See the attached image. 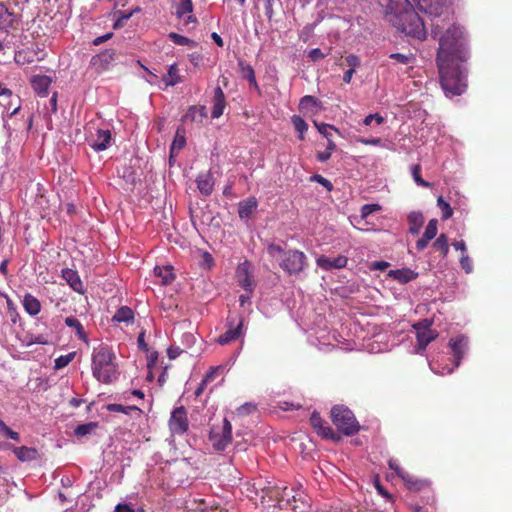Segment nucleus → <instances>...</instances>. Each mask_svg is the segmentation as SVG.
Returning <instances> with one entry per match:
<instances>
[{
    "label": "nucleus",
    "instance_id": "1",
    "mask_svg": "<svg viewBox=\"0 0 512 512\" xmlns=\"http://www.w3.org/2000/svg\"><path fill=\"white\" fill-rule=\"evenodd\" d=\"M387 20L399 31L419 40L426 38L424 21L408 0H381Z\"/></svg>",
    "mask_w": 512,
    "mask_h": 512
},
{
    "label": "nucleus",
    "instance_id": "2",
    "mask_svg": "<svg viewBox=\"0 0 512 512\" xmlns=\"http://www.w3.org/2000/svg\"><path fill=\"white\" fill-rule=\"evenodd\" d=\"M439 70L440 84L446 95H461L466 87V73L463 67L465 61L451 60L448 56V46L442 44V51L436 58Z\"/></svg>",
    "mask_w": 512,
    "mask_h": 512
},
{
    "label": "nucleus",
    "instance_id": "3",
    "mask_svg": "<svg viewBox=\"0 0 512 512\" xmlns=\"http://www.w3.org/2000/svg\"><path fill=\"white\" fill-rule=\"evenodd\" d=\"M443 11L444 14L441 16V18H445V20L439 23L440 25H443L444 28H442L437 33H433V27L431 26V33L433 37H436L445 30V32L439 38L437 57H439L442 51V44H446L448 46V56L451 58V60L467 61L469 53L466 47V40L463 30L460 26L450 24V21L452 20V13L448 10L447 7H445V3L443 4ZM430 17L432 20L433 16Z\"/></svg>",
    "mask_w": 512,
    "mask_h": 512
},
{
    "label": "nucleus",
    "instance_id": "4",
    "mask_svg": "<svg viewBox=\"0 0 512 512\" xmlns=\"http://www.w3.org/2000/svg\"><path fill=\"white\" fill-rule=\"evenodd\" d=\"M92 373L99 382L106 384L118 378L115 354L110 347L100 345L94 348L92 353Z\"/></svg>",
    "mask_w": 512,
    "mask_h": 512
},
{
    "label": "nucleus",
    "instance_id": "5",
    "mask_svg": "<svg viewBox=\"0 0 512 512\" xmlns=\"http://www.w3.org/2000/svg\"><path fill=\"white\" fill-rule=\"evenodd\" d=\"M330 415L333 424L344 435L352 436L360 430V425L349 408L335 405L332 407Z\"/></svg>",
    "mask_w": 512,
    "mask_h": 512
},
{
    "label": "nucleus",
    "instance_id": "6",
    "mask_svg": "<svg viewBox=\"0 0 512 512\" xmlns=\"http://www.w3.org/2000/svg\"><path fill=\"white\" fill-rule=\"evenodd\" d=\"M209 441L216 451H223L232 441V425L224 418L220 424H214L209 433Z\"/></svg>",
    "mask_w": 512,
    "mask_h": 512
},
{
    "label": "nucleus",
    "instance_id": "7",
    "mask_svg": "<svg viewBox=\"0 0 512 512\" xmlns=\"http://www.w3.org/2000/svg\"><path fill=\"white\" fill-rule=\"evenodd\" d=\"M417 6V8L424 12L425 14H428L429 16H433L432 19V27H433V33H437L442 28H444L443 25H440L439 22H442L445 20V18H441V16L444 14L443 11V4L445 3V0H413Z\"/></svg>",
    "mask_w": 512,
    "mask_h": 512
},
{
    "label": "nucleus",
    "instance_id": "8",
    "mask_svg": "<svg viewBox=\"0 0 512 512\" xmlns=\"http://www.w3.org/2000/svg\"><path fill=\"white\" fill-rule=\"evenodd\" d=\"M431 325V321L427 319L413 325V328L416 331L417 353L425 351L426 347L438 337V332L432 329Z\"/></svg>",
    "mask_w": 512,
    "mask_h": 512
},
{
    "label": "nucleus",
    "instance_id": "9",
    "mask_svg": "<svg viewBox=\"0 0 512 512\" xmlns=\"http://www.w3.org/2000/svg\"><path fill=\"white\" fill-rule=\"evenodd\" d=\"M244 318L242 315L230 314L227 318V330L219 335L217 342L221 345L228 344L239 339L243 334Z\"/></svg>",
    "mask_w": 512,
    "mask_h": 512
},
{
    "label": "nucleus",
    "instance_id": "10",
    "mask_svg": "<svg viewBox=\"0 0 512 512\" xmlns=\"http://www.w3.org/2000/svg\"><path fill=\"white\" fill-rule=\"evenodd\" d=\"M306 256L298 250H289L284 253V258L279 263L280 267L288 274H298L305 266Z\"/></svg>",
    "mask_w": 512,
    "mask_h": 512
},
{
    "label": "nucleus",
    "instance_id": "11",
    "mask_svg": "<svg viewBox=\"0 0 512 512\" xmlns=\"http://www.w3.org/2000/svg\"><path fill=\"white\" fill-rule=\"evenodd\" d=\"M169 430L172 435H183L188 431L189 420L184 406L176 407L168 420Z\"/></svg>",
    "mask_w": 512,
    "mask_h": 512
},
{
    "label": "nucleus",
    "instance_id": "12",
    "mask_svg": "<svg viewBox=\"0 0 512 512\" xmlns=\"http://www.w3.org/2000/svg\"><path fill=\"white\" fill-rule=\"evenodd\" d=\"M310 424L315 430V432L321 436L323 439L339 441L341 439L340 435L337 434L325 421L321 418L320 414L317 411H314L310 416Z\"/></svg>",
    "mask_w": 512,
    "mask_h": 512
},
{
    "label": "nucleus",
    "instance_id": "13",
    "mask_svg": "<svg viewBox=\"0 0 512 512\" xmlns=\"http://www.w3.org/2000/svg\"><path fill=\"white\" fill-rule=\"evenodd\" d=\"M115 50L106 49L103 52L93 56L90 64L96 69L97 72L108 70L115 60Z\"/></svg>",
    "mask_w": 512,
    "mask_h": 512
},
{
    "label": "nucleus",
    "instance_id": "14",
    "mask_svg": "<svg viewBox=\"0 0 512 512\" xmlns=\"http://www.w3.org/2000/svg\"><path fill=\"white\" fill-rule=\"evenodd\" d=\"M19 23V15L10 10L4 2H0V30L16 28Z\"/></svg>",
    "mask_w": 512,
    "mask_h": 512
},
{
    "label": "nucleus",
    "instance_id": "15",
    "mask_svg": "<svg viewBox=\"0 0 512 512\" xmlns=\"http://www.w3.org/2000/svg\"><path fill=\"white\" fill-rule=\"evenodd\" d=\"M348 258L343 255H339L335 258H329L326 256H320L317 258V265L323 270L341 269L347 265Z\"/></svg>",
    "mask_w": 512,
    "mask_h": 512
},
{
    "label": "nucleus",
    "instance_id": "16",
    "mask_svg": "<svg viewBox=\"0 0 512 512\" xmlns=\"http://www.w3.org/2000/svg\"><path fill=\"white\" fill-rule=\"evenodd\" d=\"M237 282L244 290L251 293L254 289V282L250 276L247 263L240 264L236 271Z\"/></svg>",
    "mask_w": 512,
    "mask_h": 512
},
{
    "label": "nucleus",
    "instance_id": "17",
    "mask_svg": "<svg viewBox=\"0 0 512 512\" xmlns=\"http://www.w3.org/2000/svg\"><path fill=\"white\" fill-rule=\"evenodd\" d=\"M449 346L453 352V356L456 359V366H459L461 359L466 353L468 346V339L465 336H459L456 338H452L449 341Z\"/></svg>",
    "mask_w": 512,
    "mask_h": 512
},
{
    "label": "nucleus",
    "instance_id": "18",
    "mask_svg": "<svg viewBox=\"0 0 512 512\" xmlns=\"http://www.w3.org/2000/svg\"><path fill=\"white\" fill-rule=\"evenodd\" d=\"M62 277L75 292L79 294L85 293L84 285L76 270L65 268L62 270Z\"/></svg>",
    "mask_w": 512,
    "mask_h": 512
},
{
    "label": "nucleus",
    "instance_id": "19",
    "mask_svg": "<svg viewBox=\"0 0 512 512\" xmlns=\"http://www.w3.org/2000/svg\"><path fill=\"white\" fill-rule=\"evenodd\" d=\"M275 497L280 503H285V505H290L293 502H296L301 498V493L296 492L294 488H289L284 486L282 488H275Z\"/></svg>",
    "mask_w": 512,
    "mask_h": 512
},
{
    "label": "nucleus",
    "instance_id": "20",
    "mask_svg": "<svg viewBox=\"0 0 512 512\" xmlns=\"http://www.w3.org/2000/svg\"><path fill=\"white\" fill-rule=\"evenodd\" d=\"M207 118V110L203 105H193L190 106L187 110L186 114L183 116L182 121L184 122H195V123H203V121Z\"/></svg>",
    "mask_w": 512,
    "mask_h": 512
},
{
    "label": "nucleus",
    "instance_id": "21",
    "mask_svg": "<svg viewBox=\"0 0 512 512\" xmlns=\"http://www.w3.org/2000/svg\"><path fill=\"white\" fill-rule=\"evenodd\" d=\"M225 105L226 101L224 92L219 86H217L214 89L213 107L211 111L212 118H219L224 112Z\"/></svg>",
    "mask_w": 512,
    "mask_h": 512
},
{
    "label": "nucleus",
    "instance_id": "22",
    "mask_svg": "<svg viewBox=\"0 0 512 512\" xmlns=\"http://www.w3.org/2000/svg\"><path fill=\"white\" fill-rule=\"evenodd\" d=\"M193 12V3L192 0H180V2L176 6V16L181 19L186 14H188L187 19L185 20V24L189 23H197V19L192 15Z\"/></svg>",
    "mask_w": 512,
    "mask_h": 512
},
{
    "label": "nucleus",
    "instance_id": "23",
    "mask_svg": "<svg viewBox=\"0 0 512 512\" xmlns=\"http://www.w3.org/2000/svg\"><path fill=\"white\" fill-rule=\"evenodd\" d=\"M96 140L91 143V147L95 151L106 150L111 141V131L109 129H98L96 133Z\"/></svg>",
    "mask_w": 512,
    "mask_h": 512
},
{
    "label": "nucleus",
    "instance_id": "24",
    "mask_svg": "<svg viewBox=\"0 0 512 512\" xmlns=\"http://www.w3.org/2000/svg\"><path fill=\"white\" fill-rule=\"evenodd\" d=\"M31 84L35 92L44 97L48 93L51 84V78L46 75H35L31 78Z\"/></svg>",
    "mask_w": 512,
    "mask_h": 512
},
{
    "label": "nucleus",
    "instance_id": "25",
    "mask_svg": "<svg viewBox=\"0 0 512 512\" xmlns=\"http://www.w3.org/2000/svg\"><path fill=\"white\" fill-rule=\"evenodd\" d=\"M17 459L21 462L34 461L39 458V452L34 447L20 446L12 449Z\"/></svg>",
    "mask_w": 512,
    "mask_h": 512
},
{
    "label": "nucleus",
    "instance_id": "26",
    "mask_svg": "<svg viewBox=\"0 0 512 512\" xmlns=\"http://www.w3.org/2000/svg\"><path fill=\"white\" fill-rule=\"evenodd\" d=\"M238 66L240 68L242 77L248 81L251 87L259 91V86L255 77V71L253 67L245 60H239Z\"/></svg>",
    "mask_w": 512,
    "mask_h": 512
},
{
    "label": "nucleus",
    "instance_id": "27",
    "mask_svg": "<svg viewBox=\"0 0 512 512\" xmlns=\"http://www.w3.org/2000/svg\"><path fill=\"white\" fill-rule=\"evenodd\" d=\"M106 410L109 412L124 413L127 415L134 414L136 416V418H140L143 413L142 410L135 405L124 406L122 404H117V403H112V404L106 405Z\"/></svg>",
    "mask_w": 512,
    "mask_h": 512
},
{
    "label": "nucleus",
    "instance_id": "28",
    "mask_svg": "<svg viewBox=\"0 0 512 512\" xmlns=\"http://www.w3.org/2000/svg\"><path fill=\"white\" fill-rule=\"evenodd\" d=\"M197 187L199 191L205 195L208 196L212 193L214 182L213 177L210 173H202L200 174L196 179Z\"/></svg>",
    "mask_w": 512,
    "mask_h": 512
},
{
    "label": "nucleus",
    "instance_id": "29",
    "mask_svg": "<svg viewBox=\"0 0 512 512\" xmlns=\"http://www.w3.org/2000/svg\"><path fill=\"white\" fill-rule=\"evenodd\" d=\"M258 205L255 197H249L239 203L238 214L241 219L249 218L256 210Z\"/></svg>",
    "mask_w": 512,
    "mask_h": 512
},
{
    "label": "nucleus",
    "instance_id": "30",
    "mask_svg": "<svg viewBox=\"0 0 512 512\" xmlns=\"http://www.w3.org/2000/svg\"><path fill=\"white\" fill-rule=\"evenodd\" d=\"M23 307L25 311L31 316H36L41 311L40 301L35 296L29 293H27L24 296Z\"/></svg>",
    "mask_w": 512,
    "mask_h": 512
},
{
    "label": "nucleus",
    "instance_id": "31",
    "mask_svg": "<svg viewBox=\"0 0 512 512\" xmlns=\"http://www.w3.org/2000/svg\"><path fill=\"white\" fill-rule=\"evenodd\" d=\"M389 276L398 280L400 283H408L417 278L418 274L410 268L396 269L389 272Z\"/></svg>",
    "mask_w": 512,
    "mask_h": 512
},
{
    "label": "nucleus",
    "instance_id": "32",
    "mask_svg": "<svg viewBox=\"0 0 512 512\" xmlns=\"http://www.w3.org/2000/svg\"><path fill=\"white\" fill-rule=\"evenodd\" d=\"M141 11L140 7H136L129 12L117 10L113 13V16L116 18L113 24V29L117 30L124 27L127 20H129L135 13Z\"/></svg>",
    "mask_w": 512,
    "mask_h": 512
},
{
    "label": "nucleus",
    "instance_id": "33",
    "mask_svg": "<svg viewBox=\"0 0 512 512\" xmlns=\"http://www.w3.org/2000/svg\"><path fill=\"white\" fill-rule=\"evenodd\" d=\"M134 320V312L128 306L120 307L112 317L113 322L117 323H132Z\"/></svg>",
    "mask_w": 512,
    "mask_h": 512
},
{
    "label": "nucleus",
    "instance_id": "34",
    "mask_svg": "<svg viewBox=\"0 0 512 512\" xmlns=\"http://www.w3.org/2000/svg\"><path fill=\"white\" fill-rule=\"evenodd\" d=\"M409 232L416 235L420 232V229L424 223V217L420 212H411L408 215Z\"/></svg>",
    "mask_w": 512,
    "mask_h": 512
},
{
    "label": "nucleus",
    "instance_id": "35",
    "mask_svg": "<svg viewBox=\"0 0 512 512\" xmlns=\"http://www.w3.org/2000/svg\"><path fill=\"white\" fill-rule=\"evenodd\" d=\"M65 324L68 327L73 328L75 330V333L80 340H82L86 343L88 342V336L84 330V327L77 318L72 317V316L66 317Z\"/></svg>",
    "mask_w": 512,
    "mask_h": 512
},
{
    "label": "nucleus",
    "instance_id": "36",
    "mask_svg": "<svg viewBox=\"0 0 512 512\" xmlns=\"http://www.w3.org/2000/svg\"><path fill=\"white\" fill-rule=\"evenodd\" d=\"M401 479L404 481L406 487L409 490L420 491L426 486V482L420 479H417L413 475L405 472Z\"/></svg>",
    "mask_w": 512,
    "mask_h": 512
},
{
    "label": "nucleus",
    "instance_id": "37",
    "mask_svg": "<svg viewBox=\"0 0 512 512\" xmlns=\"http://www.w3.org/2000/svg\"><path fill=\"white\" fill-rule=\"evenodd\" d=\"M179 69L176 64H172L169 66L167 74L163 77V81L167 86H174L181 82V78L179 76Z\"/></svg>",
    "mask_w": 512,
    "mask_h": 512
},
{
    "label": "nucleus",
    "instance_id": "38",
    "mask_svg": "<svg viewBox=\"0 0 512 512\" xmlns=\"http://www.w3.org/2000/svg\"><path fill=\"white\" fill-rule=\"evenodd\" d=\"M168 37L176 45L189 46L191 48H194L197 45L194 40L175 32L169 33Z\"/></svg>",
    "mask_w": 512,
    "mask_h": 512
},
{
    "label": "nucleus",
    "instance_id": "39",
    "mask_svg": "<svg viewBox=\"0 0 512 512\" xmlns=\"http://www.w3.org/2000/svg\"><path fill=\"white\" fill-rule=\"evenodd\" d=\"M154 273L157 277H160L162 279V284L164 285L171 283L174 279L171 267L156 266L154 268Z\"/></svg>",
    "mask_w": 512,
    "mask_h": 512
},
{
    "label": "nucleus",
    "instance_id": "40",
    "mask_svg": "<svg viewBox=\"0 0 512 512\" xmlns=\"http://www.w3.org/2000/svg\"><path fill=\"white\" fill-rule=\"evenodd\" d=\"M0 104L3 105L8 110L14 105L12 98L13 92L5 87L2 83H0Z\"/></svg>",
    "mask_w": 512,
    "mask_h": 512
},
{
    "label": "nucleus",
    "instance_id": "41",
    "mask_svg": "<svg viewBox=\"0 0 512 512\" xmlns=\"http://www.w3.org/2000/svg\"><path fill=\"white\" fill-rule=\"evenodd\" d=\"M97 427H98L97 422H89V423L81 424L75 428L74 434L77 437H84L88 434H91L93 431H95Z\"/></svg>",
    "mask_w": 512,
    "mask_h": 512
},
{
    "label": "nucleus",
    "instance_id": "42",
    "mask_svg": "<svg viewBox=\"0 0 512 512\" xmlns=\"http://www.w3.org/2000/svg\"><path fill=\"white\" fill-rule=\"evenodd\" d=\"M433 247L439 251L443 257H446L449 252L448 238L445 234H441L433 243Z\"/></svg>",
    "mask_w": 512,
    "mask_h": 512
},
{
    "label": "nucleus",
    "instance_id": "43",
    "mask_svg": "<svg viewBox=\"0 0 512 512\" xmlns=\"http://www.w3.org/2000/svg\"><path fill=\"white\" fill-rule=\"evenodd\" d=\"M291 121L294 125L295 130L299 133V139L304 140V133L308 129V125L305 122V120L298 115H294L292 116Z\"/></svg>",
    "mask_w": 512,
    "mask_h": 512
},
{
    "label": "nucleus",
    "instance_id": "44",
    "mask_svg": "<svg viewBox=\"0 0 512 512\" xmlns=\"http://www.w3.org/2000/svg\"><path fill=\"white\" fill-rule=\"evenodd\" d=\"M0 434L5 437L15 441H20V435L18 432L13 431L10 427L6 425V423L0 418Z\"/></svg>",
    "mask_w": 512,
    "mask_h": 512
},
{
    "label": "nucleus",
    "instance_id": "45",
    "mask_svg": "<svg viewBox=\"0 0 512 512\" xmlns=\"http://www.w3.org/2000/svg\"><path fill=\"white\" fill-rule=\"evenodd\" d=\"M437 205L442 211V219L447 220L452 217L453 209L451 208L450 204L443 199L442 196L438 197Z\"/></svg>",
    "mask_w": 512,
    "mask_h": 512
},
{
    "label": "nucleus",
    "instance_id": "46",
    "mask_svg": "<svg viewBox=\"0 0 512 512\" xmlns=\"http://www.w3.org/2000/svg\"><path fill=\"white\" fill-rule=\"evenodd\" d=\"M336 144L333 140H329L327 148L323 152H318L316 158L320 162H326L330 159L332 152L335 150Z\"/></svg>",
    "mask_w": 512,
    "mask_h": 512
},
{
    "label": "nucleus",
    "instance_id": "47",
    "mask_svg": "<svg viewBox=\"0 0 512 512\" xmlns=\"http://www.w3.org/2000/svg\"><path fill=\"white\" fill-rule=\"evenodd\" d=\"M74 356L75 352L59 356L58 358L55 359L54 368L58 370L66 367L74 359Z\"/></svg>",
    "mask_w": 512,
    "mask_h": 512
},
{
    "label": "nucleus",
    "instance_id": "48",
    "mask_svg": "<svg viewBox=\"0 0 512 512\" xmlns=\"http://www.w3.org/2000/svg\"><path fill=\"white\" fill-rule=\"evenodd\" d=\"M438 221L436 219H431L426 228H425V232H424V236H426V239H430L432 240L433 238H435V236L437 235V231H438Z\"/></svg>",
    "mask_w": 512,
    "mask_h": 512
},
{
    "label": "nucleus",
    "instance_id": "49",
    "mask_svg": "<svg viewBox=\"0 0 512 512\" xmlns=\"http://www.w3.org/2000/svg\"><path fill=\"white\" fill-rule=\"evenodd\" d=\"M412 176L415 182L422 187H430V183L423 180L421 177V167L418 164H415L411 168Z\"/></svg>",
    "mask_w": 512,
    "mask_h": 512
},
{
    "label": "nucleus",
    "instance_id": "50",
    "mask_svg": "<svg viewBox=\"0 0 512 512\" xmlns=\"http://www.w3.org/2000/svg\"><path fill=\"white\" fill-rule=\"evenodd\" d=\"M318 100L314 96L306 95L301 98L299 103V109L301 111L308 110L312 106H317Z\"/></svg>",
    "mask_w": 512,
    "mask_h": 512
},
{
    "label": "nucleus",
    "instance_id": "51",
    "mask_svg": "<svg viewBox=\"0 0 512 512\" xmlns=\"http://www.w3.org/2000/svg\"><path fill=\"white\" fill-rule=\"evenodd\" d=\"M315 126L317 127L318 131L325 137L327 138V140H332L331 137V133L329 132V130H335L336 132H338V129H336L333 125H330V124H326V123H317V122H314Z\"/></svg>",
    "mask_w": 512,
    "mask_h": 512
},
{
    "label": "nucleus",
    "instance_id": "52",
    "mask_svg": "<svg viewBox=\"0 0 512 512\" xmlns=\"http://www.w3.org/2000/svg\"><path fill=\"white\" fill-rule=\"evenodd\" d=\"M389 58L393 59L403 65H408L414 61V57L411 54L406 55V54H402V53H392L389 55Z\"/></svg>",
    "mask_w": 512,
    "mask_h": 512
},
{
    "label": "nucleus",
    "instance_id": "53",
    "mask_svg": "<svg viewBox=\"0 0 512 512\" xmlns=\"http://www.w3.org/2000/svg\"><path fill=\"white\" fill-rule=\"evenodd\" d=\"M381 210V206L379 204H365L361 207V218L366 219L372 213Z\"/></svg>",
    "mask_w": 512,
    "mask_h": 512
},
{
    "label": "nucleus",
    "instance_id": "54",
    "mask_svg": "<svg viewBox=\"0 0 512 512\" xmlns=\"http://www.w3.org/2000/svg\"><path fill=\"white\" fill-rule=\"evenodd\" d=\"M256 410H257V406L255 404L245 403L237 409V412L241 416H247V415L255 412Z\"/></svg>",
    "mask_w": 512,
    "mask_h": 512
},
{
    "label": "nucleus",
    "instance_id": "55",
    "mask_svg": "<svg viewBox=\"0 0 512 512\" xmlns=\"http://www.w3.org/2000/svg\"><path fill=\"white\" fill-rule=\"evenodd\" d=\"M193 510L195 512H228L227 510H224V509H221V508H218V507L207 508V506L205 505L204 500H200V502L198 503L197 507L195 509H193Z\"/></svg>",
    "mask_w": 512,
    "mask_h": 512
},
{
    "label": "nucleus",
    "instance_id": "56",
    "mask_svg": "<svg viewBox=\"0 0 512 512\" xmlns=\"http://www.w3.org/2000/svg\"><path fill=\"white\" fill-rule=\"evenodd\" d=\"M311 181H315L319 184H321L323 187H325L328 191H331L333 189V185L332 183L324 178L323 176L319 175V174H315L311 177Z\"/></svg>",
    "mask_w": 512,
    "mask_h": 512
},
{
    "label": "nucleus",
    "instance_id": "57",
    "mask_svg": "<svg viewBox=\"0 0 512 512\" xmlns=\"http://www.w3.org/2000/svg\"><path fill=\"white\" fill-rule=\"evenodd\" d=\"M460 264L462 269H464L466 273H470L473 269L472 261L469 258L468 254H462L460 258Z\"/></svg>",
    "mask_w": 512,
    "mask_h": 512
},
{
    "label": "nucleus",
    "instance_id": "58",
    "mask_svg": "<svg viewBox=\"0 0 512 512\" xmlns=\"http://www.w3.org/2000/svg\"><path fill=\"white\" fill-rule=\"evenodd\" d=\"M186 144V139L183 135L179 134V131L176 132L174 141L171 146V150L177 148L178 150L182 149Z\"/></svg>",
    "mask_w": 512,
    "mask_h": 512
},
{
    "label": "nucleus",
    "instance_id": "59",
    "mask_svg": "<svg viewBox=\"0 0 512 512\" xmlns=\"http://www.w3.org/2000/svg\"><path fill=\"white\" fill-rule=\"evenodd\" d=\"M376 121L377 124H382L384 122V117L381 116L380 114L376 113V114H369L367 115L364 120H363V124L368 126L372 123V121Z\"/></svg>",
    "mask_w": 512,
    "mask_h": 512
},
{
    "label": "nucleus",
    "instance_id": "60",
    "mask_svg": "<svg viewBox=\"0 0 512 512\" xmlns=\"http://www.w3.org/2000/svg\"><path fill=\"white\" fill-rule=\"evenodd\" d=\"M267 253L271 257H276L277 255L284 254V250L281 246L271 243L267 246Z\"/></svg>",
    "mask_w": 512,
    "mask_h": 512
},
{
    "label": "nucleus",
    "instance_id": "61",
    "mask_svg": "<svg viewBox=\"0 0 512 512\" xmlns=\"http://www.w3.org/2000/svg\"><path fill=\"white\" fill-rule=\"evenodd\" d=\"M220 371V367H211L205 374L203 380L207 383L213 381Z\"/></svg>",
    "mask_w": 512,
    "mask_h": 512
},
{
    "label": "nucleus",
    "instance_id": "62",
    "mask_svg": "<svg viewBox=\"0 0 512 512\" xmlns=\"http://www.w3.org/2000/svg\"><path fill=\"white\" fill-rule=\"evenodd\" d=\"M345 61L347 63V65L350 67L349 69H356V67H358L360 65V59L358 56L356 55H348L346 58H345Z\"/></svg>",
    "mask_w": 512,
    "mask_h": 512
},
{
    "label": "nucleus",
    "instance_id": "63",
    "mask_svg": "<svg viewBox=\"0 0 512 512\" xmlns=\"http://www.w3.org/2000/svg\"><path fill=\"white\" fill-rule=\"evenodd\" d=\"M308 56L312 61L315 62L325 58L326 54H324L319 48H315L309 51Z\"/></svg>",
    "mask_w": 512,
    "mask_h": 512
},
{
    "label": "nucleus",
    "instance_id": "64",
    "mask_svg": "<svg viewBox=\"0 0 512 512\" xmlns=\"http://www.w3.org/2000/svg\"><path fill=\"white\" fill-rule=\"evenodd\" d=\"M115 512H145L143 509H133L128 504H118L115 507Z\"/></svg>",
    "mask_w": 512,
    "mask_h": 512
}]
</instances>
